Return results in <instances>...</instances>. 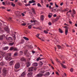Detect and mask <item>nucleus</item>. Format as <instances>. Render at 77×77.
Segmentation results:
<instances>
[{"mask_svg":"<svg viewBox=\"0 0 77 77\" xmlns=\"http://www.w3.org/2000/svg\"><path fill=\"white\" fill-rule=\"evenodd\" d=\"M32 75H33V72H31L27 74V75H28L29 77H32Z\"/></svg>","mask_w":77,"mask_h":77,"instance_id":"6e6552de","label":"nucleus"},{"mask_svg":"<svg viewBox=\"0 0 77 77\" xmlns=\"http://www.w3.org/2000/svg\"><path fill=\"white\" fill-rule=\"evenodd\" d=\"M44 32H45V33L47 34L48 33V32L46 30H44Z\"/></svg>","mask_w":77,"mask_h":77,"instance_id":"8fccbe9b","label":"nucleus"},{"mask_svg":"<svg viewBox=\"0 0 77 77\" xmlns=\"http://www.w3.org/2000/svg\"><path fill=\"white\" fill-rule=\"evenodd\" d=\"M14 44V42L11 43H9V45H13Z\"/></svg>","mask_w":77,"mask_h":77,"instance_id":"473e14b6","label":"nucleus"},{"mask_svg":"<svg viewBox=\"0 0 77 77\" xmlns=\"http://www.w3.org/2000/svg\"><path fill=\"white\" fill-rule=\"evenodd\" d=\"M43 75V74L42 73H39L37 75V77H42Z\"/></svg>","mask_w":77,"mask_h":77,"instance_id":"1a4fd4ad","label":"nucleus"},{"mask_svg":"<svg viewBox=\"0 0 77 77\" xmlns=\"http://www.w3.org/2000/svg\"><path fill=\"white\" fill-rule=\"evenodd\" d=\"M42 59H44V58H41L40 57H38L37 59H36V61H39V60H42Z\"/></svg>","mask_w":77,"mask_h":77,"instance_id":"9b49d317","label":"nucleus"},{"mask_svg":"<svg viewBox=\"0 0 77 77\" xmlns=\"http://www.w3.org/2000/svg\"><path fill=\"white\" fill-rule=\"evenodd\" d=\"M41 20L42 21H43L44 20V15H42L41 17Z\"/></svg>","mask_w":77,"mask_h":77,"instance_id":"aec40b11","label":"nucleus"},{"mask_svg":"<svg viewBox=\"0 0 77 77\" xmlns=\"http://www.w3.org/2000/svg\"><path fill=\"white\" fill-rule=\"evenodd\" d=\"M6 74H7V73L3 72L2 73L4 77H5L6 75Z\"/></svg>","mask_w":77,"mask_h":77,"instance_id":"bb28decb","label":"nucleus"},{"mask_svg":"<svg viewBox=\"0 0 77 77\" xmlns=\"http://www.w3.org/2000/svg\"><path fill=\"white\" fill-rule=\"evenodd\" d=\"M50 5H52H52H53V2L50 3Z\"/></svg>","mask_w":77,"mask_h":77,"instance_id":"0e129e2a","label":"nucleus"},{"mask_svg":"<svg viewBox=\"0 0 77 77\" xmlns=\"http://www.w3.org/2000/svg\"><path fill=\"white\" fill-rule=\"evenodd\" d=\"M20 60L21 61H22V62H26V60L25 58H24V57H22L20 59Z\"/></svg>","mask_w":77,"mask_h":77,"instance_id":"0eeeda50","label":"nucleus"},{"mask_svg":"<svg viewBox=\"0 0 77 77\" xmlns=\"http://www.w3.org/2000/svg\"><path fill=\"white\" fill-rule=\"evenodd\" d=\"M51 17H52V16H51V15H50L49 14L48 15V17L49 18H51Z\"/></svg>","mask_w":77,"mask_h":77,"instance_id":"09e8293b","label":"nucleus"},{"mask_svg":"<svg viewBox=\"0 0 77 77\" xmlns=\"http://www.w3.org/2000/svg\"><path fill=\"white\" fill-rule=\"evenodd\" d=\"M32 12H33L34 14H36V13H35V10L34 8H32Z\"/></svg>","mask_w":77,"mask_h":77,"instance_id":"4be33fe9","label":"nucleus"},{"mask_svg":"<svg viewBox=\"0 0 77 77\" xmlns=\"http://www.w3.org/2000/svg\"><path fill=\"white\" fill-rule=\"evenodd\" d=\"M2 4L3 5H5V2H2Z\"/></svg>","mask_w":77,"mask_h":77,"instance_id":"13d9d810","label":"nucleus"},{"mask_svg":"<svg viewBox=\"0 0 77 77\" xmlns=\"http://www.w3.org/2000/svg\"><path fill=\"white\" fill-rule=\"evenodd\" d=\"M21 25H22V26H25L26 25V24L25 23H22Z\"/></svg>","mask_w":77,"mask_h":77,"instance_id":"de8ad7c7","label":"nucleus"},{"mask_svg":"<svg viewBox=\"0 0 77 77\" xmlns=\"http://www.w3.org/2000/svg\"><path fill=\"white\" fill-rule=\"evenodd\" d=\"M33 69H34V67H29V68L28 71H29V72L33 71Z\"/></svg>","mask_w":77,"mask_h":77,"instance_id":"39448f33","label":"nucleus"},{"mask_svg":"<svg viewBox=\"0 0 77 77\" xmlns=\"http://www.w3.org/2000/svg\"><path fill=\"white\" fill-rule=\"evenodd\" d=\"M11 56V53L8 54H7V56L5 57V58L7 60H12V58L11 57H9V56Z\"/></svg>","mask_w":77,"mask_h":77,"instance_id":"f257e3e1","label":"nucleus"},{"mask_svg":"<svg viewBox=\"0 0 77 77\" xmlns=\"http://www.w3.org/2000/svg\"><path fill=\"white\" fill-rule=\"evenodd\" d=\"M11 3V5L13 7H15V5L13 2H12Z\"/></svg>","mask_w":77,"mask_h":77,"instance_id":"a878e982","label":"nucleus"},{"mask_svg":"<svg viewBox=\"0 0 77 77\" xmlns=\"http://www.w3.org/2000/svg\"><path fill=\"white\" fill-rule=\"evenodd\" d=\"M24 42V40L23 39H22L21 40V42H20L19 44H23Z\"/></svg>","mask_w":77,"mask_h":77,"instance_id":"6ab92c4d","label":"nucleus"},{"mask_svg":"<svg viewBox=\"0 0 77 77\" xmlns=\"http://www.w3.org/2000/svg\"><path fill=\"white\" fill-rule=\"evenodd\" d=\"M18 4H19L20 5V6H22V4H21V3L20 2H19L18 3Z\"/></svg>","mask_w":77,"mask_h":77,"instance_id":"6e6d98bb","label":"nucleus"},{"mask_svg":"<svg viewBox=\"0 0 77 77\" xmlns=\"http://www.w3.org/2000/svg\"><path fill=\"white\" fill-rule=\"evenodd\" d=\"M25 6H30V4H26L25 5Z\"/></svg>","mask_w":77,"mask_h":77,"instance_id":"37998d69","label":"nucleus"},{"mask_svg":"<svg viewBox=\"0 0 77 77\" xmlns=\"http://www.w3.org/2000/svg\"><path fill=\"white\" fill-rule=\"evenodd\" d=\"M8 40H9V41L11 40H12V38H11V37H9L8 38Z\"/></svg>","mask_w":77,"mask_h":77,"instance_id":"c85d7f7f","label":"nucleus"},{"mask_svg":"<svg viewBox=\"0 0 77 77\" xmlns=\"http://www.w3.org/2000/svg\"><path fill=\"white\" fill-rule=\"evenodd\" d=\"M76 13L75 12V10H74V9H73V15H74V14H75Z\"/></svg>","mask_w":77,"mask_h":77,"instance_id":"7c9ffc66","label":"nucleus"},{"mask_svg":"<svg viewBox=\"0 0 77 77\" xmlns=\"http://www.w3.org/2000/svg\"><path fill=\"white\" fill-rule=\"evenodd\" d=\"M59 16L57 17H56L55 20V21H58V20H59Z\"/></svg>","mask_w":77,"mask_h":77,"instance_id":"412c9836","label":"nucleus"},{"mask_svg":"<svg viewBox=\"0 0 77 77\" xmlns=\"http://www.w3.org/2000/svg\"><path fill=\"white\" fill-rule=\"evenodd\" d=\"M14 50V47H11V48H10V51H12V50Z\"/></svg>","mask_w":77,"mask_h":77,"instance_id":"a211bd4d","label":"nucleus"},{"mask_svg":"<svg viewBox=\"0 0 77 77\" xmlns=\"http://www.w3.org/2000/svg\"><path fill=\"white\" fill-rule=\"evenodd\" d=\"M29 3H35V1L33 0H32V1H30L29 2Z\"/></svg>","mask_w":77,"mask_h":77,"instance_id":"dca6fc26","label":"nucleus"},{"mask_svg":"<svg viewBox=\"0 0 77 77\" xmlns=\"http://www.w3.org/2000/svg\"><path fill=\"white\" fill-rule=\"evenodd\" d=\"M23 38L25 40H26V41H29V38L26 37H23Z\"/></svg>","mask_w":77,"mask_h":77,"instance_id":"5701e85b","label":"nucleus"},{"mask_svg":"<svg viewBox=\"0 0 77 77\" xmlns=\"http://www.w3.org/2000/svg\"><path fill=\"white\" fill-rule=\"evenodd\" d=\"M69 24H72V23L71 22V21L69 20Z\"/></svg>","mask_w":77,"mask_h":77,"instance_id":"864d4df0","label":"nucleus"},{"mask_svg":"<svg viewBox=\"0 0 77 77\" xmlns=\"http://www.w3.org/2000/svg\"><path fill=\"white\" fill-rule=\"evenodd\" d=\"M32 66H38V63H34L32 64Z\"/></svg>","mask_w":77,"mask_h":77,"instance_id":"2eb2a0df","label":"nucleus"},{"mask_svg":"<svg viewBox=\"0 0 77 77\" xmlns=\"http://www.w3.org/2000/svg\"><path fill=\"white\" fill-rule=\"evenodd\" d=\"M6 3H7L8 4V5H10L11 4V3L10 2H8V1H6Z\"/></svg>","mask_w":77,"mask_h":77,"instance_id":"79ce46f5","label":"nucleus"},{"mask_svg":"<svg viewBox=\"0 0 77 77\" xmlns=\"http://www.w3.org/2000/svg\"><path fill=\"white\" fill-rule=\"evenodd\" d=\"M70 72H72L74 71V69H73V68H71L70 70Z\"/></svg>","mask_w":77,"mask_h":77,"instance_id":"c9c22d12","label":"nucleus"},{"mask_svg":"<svg viewBox=\"0 0 77 77\" xmlns=\"http://www.w3.org/2000/svg\"><path fill=\"white\" fill-rule=\"evenodd\" d=\"M18 55V53L16 52L14 54V56H17Z\"/></svg>","mask_w":77,"mask_h":77,"instance_id":"72a5a7b5","label":"nucleus"},{"mask_svg":"<svg viewBox=\"0 0 77 77\" xmlns=\"http://www.w3.org/2000/svg\"><path fill=\"white\" fill-rule=\"evenodd\" d=\"M14 60H12L9 63V65H11V66H12V65H13V63H14Z\"/></svg>","mask_w":77,"mask_h":77,"instance_id":"f8f14e48","label":"nucleus"},{"mask_svg":"<svg viewBox=\"0 0 77 77\" xmlns=\"http://www.w3.org/2000/svg\"><path fill=\"white\" fill-rule=\"evenodd\" d=\"M49 15H51V16H53V14L52 13H49Z\"/></svg>","mask_w":77,"mask_h":77,"instance_id":"4d7b16f0","label":"nucleus"},{"mask_svg":"<svg viewBox=\"0 0 77 77\" xmlns=\"http://www.w3.org/2000/svg\"><path fill=\"white\" fill-rule=\"evenodd\" d=\"M72 11L71 10H70L68 12V13H69V12H71Z\"/></svg>","mask_w":77,"mask_h":77,"instance_id":"69168bd1","label":"nucleus"},{"mask_svg":"<svg viewBox=\"0 0 77 77\" xmlns=\"http://www.w3.org/2000/svg\"><path fill=\"white\" fill-rule=\"evenodd\" d=\"M4 30L6 32H9V29L8 28H4Z\"/></svg>","mask_w":77,"mask_h":77,"instance_id":"ddd939ff","label":"nucleus"},{"mask_svg":"<svg viewBox=\"0 0 77 77\" xmlns=\"http://www.w3.org/2000/svg\"><path fill=\"white\" fill-rule=\"evenodd\" d=\"M57 47H58V49H60V48H61V46L59 45H57Z\"/></svg>","mask_w":77,"mask_h":77,"instance_id":"a19ab883","label":"nucleus"},{"mask_svg":"<svg viewBox=\"0 0 77 77\" xmlns=\"http://www.w3.org/2000/svg\"><path fill=\"white\" fill-rule=\"evenodd\" d=\"M32 53H33V54H34V53H36V52H35L34 51H32Z\"/></svg>","mask_w":77,"mask_h":77,"instance_id":"052dcab7","label":"nucleus"},{"mask_svg":"<svg viewBox=\"0 0 77 77\" xmlns=\"http://www.w3.org/2000/svg\"><path fill=\"white\" fill-rule=\"evenodd\" d=\"M12 36H13V39H14V40H15V39H16V37H15V35L12 34Z\"/></svg>","mask_w":77,"mask_h":77,"instance_id":"4468645a","label":"nucleus"},{"mask_svg":"<svg viewBox=\"0 0 77 77\" xmlns=\"http://www.w3.org/2000/svg\"><path fill=\"white\" fill-rule=\"evenodd\" d=\"M60 64L64 68H66V66L64 65L63 64H62V63H60Z\"/></svg>","mask_w":77,"mask_h":77,"instance_id":"b1692460","label":"nucleus"},{"mask_svg":"<svg viewBox=\"0 0 77 77\" xmlns=\"http://www.w3.org/2000/svg\"><path fill=\"white\" fill-rule=\"evenodd\" d=\"M54 17H57V15L56 14H54L53 16Z\"/></svg>","mask_w":77,"mask_h":77,"instance_id":"bf43d9fd","label":"nucleus"},{"mask_svg":"<svg viewBox=\"0 0 77 77\" xmlns=\"http://www.w3.org/2000/svg\"><path fill=\"white\" fill-rule=\"evenodd\" d=\"M30 58H29L27 60V62L26 63V67L28 68L30 66Z\"/></svg>","mask_w":77,"mask_h":77,"instance_id":"f03ea898","label":"nucleus"},{"mask_svg":"<svg viewBox=\"0 0 77 77\" xmlns=\"http://www.w3.org/2000/svg\"><path fill=\"white\" fill-rule=\"evenodd\" d=\"M2 9H5V8L4 7H2Z\"/></svg>","mask_w":77,"mask_h":77,"instance_id":"e2e57ef3","label":"nucleus"},{"mask_svg":"<svg viewBox=\"0 0 77 77\" xmlns=\"http://www.w3.org/2000/svg\"><path fill=\"white\" fill-rule=\"evenodd\" d=\"M8 48H9V47L8 46H6V47H4L3 48V50H8Z\"/></svg>","mask_w":77,"mask_h":77,"instance_id":"9d476101","label":"nucleus"},{"mask_svg":"<svg viewBox=\"0 0 77 77\" xmlns=\"http://www.w3.org/2000/svg\"><path fill=\"white\" fill-rule=\"evenodd\" d=\"M15 14H17V15H18L20 14V12L18 11H16L15 12Z\"/></svg>","mask_w":77,"mask_h":77,"instance_id":"58836bf2","label":"nucleus"},{"mask_svg":"<svg viewBox=\"0 0 77 77\" xmlns=\"http://www.w3.org/2000/svg\"><path fill=\"white\" fill-rule=\"evenodd\" d=\"M59 32L61 33H63V31H62V30L60 28H59Z\"/></svg>","mask_w":77,"mask_h":77,"instance_id":"393cba45","label":"nucleus"},{"mask_svg":"<svg viewBox=\"0 0 77 77\" xmlns=\"http://www.w3.org/2000/svg\"><path fill=\"white\" fill-rule=\"evenodd\" d=\"M20 64L19 63H16L15 65L14 66V68L16 69H18L20 68Z\"/></svg>","mask_w":77,"mask_h":77,"instance_id":"7ed1b4c3","label":"nucleus"},{"mask_svg":"<svg viewBox=\"0 0 77 77\" xmlns=\"http://www.w3.org/2000/svg\"><path fill=\"white\" fill-rule=\"evenodd\" d=\"M9 20H10V21H12V18L9 17Z\"/></svg>","mask_w":77,"mask_h":77,"instance_id":"49530a36","label":"nucleus"},{"mask_svg":"<svg viewBox=\"0 0 77 77\" xmlns=\"http://www.w3.org/2000/svg\"><path fill=\"white\" fill-rule=\"evenodd\" d=\"M33 23H38V21L36 20H33Z\"/></svg>","mask_w":77,"mask_h":77,"instance_id":"4c0bfd02","label":"nucleus"},{"mask_svg":"<svg viewBox=\"0 0 77 77\" xmlns=\"http://www.w3.org/2000/svg\"><path fill=\"white\" fill-rule=\"evenodd\" d=\"M22 16L23 17H24V15H25L23 13L22 14Z\"/></svg>","mask_w":77,"mask_h":77,"instance_id":"338daca9","label":"nucleus"},{"mask_svg":"<svg viewBox=\"0 0 77 77\" xmlns=\"http://www.w3.org/2000/svg\"><path fill=\"white\" fill-rule=\"evenodd\" d=\"M37 5L38 7H41V4H40L39 3Z\"/></svg>","mask_w":77,"mask_h":77,"instance_id":"a18cd8bd","label":"nucleus"},{"mask_svg":"<svg viewBox=\"0 0 77 77\" xmlns=\"http://www.w3.org/2000/svg\"><path fill=\"white\" fill-rule=\"evenodd\" d=\"M18 50V49H17V48H14V51H17Z\"/></svg>","mask_w":77,"mask_h":77,"instance_id":"c03bdc74","label":"nucleus"},{"mask_svg":"<svg viewBox=\"0 0 77 77\" xmlns=\"http://www.w3.org/2000/svg\"><path fill=\"white\" fill-rule=\"evenodd\" d=\"M68 11V8H66L65 9H64L63 10H62V12H65V11Z\"/></svg>","mask_w":77,"mask_h":77,"instance_id":"e433bc0d","label":"nucleus"},{"mask_svg":"<svg viewBox=\"0 0 77 77\" xmlns=\"http://www.w3.org/2000/svg\"><path fill=\"white\" fill-rule=\"evenodd\" d=\"M55 7H56V8H58L59 7V6H58L57 4H56V3H55Z\"/></svg>","mask_w":77,"mask_h":77,"instance_id":"603ef678","label":"nucleus"},{"mask_svg":"<svg viewBox=\"0 0 77 77\" xmlns=\"http://www.w3.org/2000/svg\"><path fill=\"white\" fill-rule=\"evenodd\" d=\"M64 28L66 29H65V34L66 35H67V34H68V26H65Z\"/></svg>","mask_w":77,"mask_h":77,"instance_id":"20e7f679","label":"nucleus"},{"mask_svg":"<svg viewBox=\"0 0 77 77\" xmlns=\"http://www.w3.org/2000/svg\"><path fill=\"white\" fill-rule=\"evenodd\" d=\"M5 65V63L3 62H1L0 63V65L1 66H4Z\"/></svg>","mask_w":77,"mask_h":77,"instance_id":"f3484780","label":"nucleus"},{"mask_svg":"<svg viewBox=\"0 0 77 77\" xmlns=\"http://www.w3.org/2000/svg\"><path fill=\"white\" fill-rule=\"evenodd\" d=\"M25 73L24 72H23L21 75V76L23 77V76H24V75H25Z\"/></svg>","mask_w":77,"mask_h":77,"instance_id":"c756f323","label":"nucleus"},{"mask_svg":"<svg viewBox=\"0 0 77 77\" xmlns=\"http://www.w3.org/2000/svg\"><path fill=\"white\" fill-rule=\"evenodd\" d=\"M28 28H29V29H32V25H30L28 26Z\"/></svg>","mask_w":77,"mask_h":77,"instance_id":"ea45409f","label":"nucleus"},{"mask_svg":"<svg viewBox=\"0 0 77 77\" xmlns=\"http://www.w3.org/2000/svg\"><path fill=\"white\" fill-rule=\"evenodd\" d=\"M48 24L49 26H51V22H49L48 23Z\"/></svg>","mask_w":77,"mask_h":77,"instance_id":"3c124183","label":"nucleus"},{"mask_svg":"<svg viewBox=\"0 0 77 77\" xmlns=\"http://www.w3.org/2000/svg\"><path fill=\"white\" fill-rule=\"evenodd\" d=\"M56 74L57 75H59V73L57 72H56Z\"/></svg>","mask_w":77,"mask_h":77,"instance_id":"5fc2aeb1","label":"nucleus"},{"mask_svg":"<svg viewBox=\"0 0 77 77\" xmlns=\"http://www.w3.org/2000/svg\"><path fill=\"white\" fill-rule=\"evenodd\" d=\"M50 75V72H48L46 73V74L45 75Z\"/></svg>","mask_w":77,"mask_h":77,"instance_id":"f704fd0d","label":"nucleus"},{"mask_svg":"<svg viewBox=\"0 0 77 77\" xmlns=\"http://www.w3.org/2000/svg\"><path fill=\"white\" fill-rule=\"evenodd\" d=\"M3 39V35L0 36V40H2Z\"/></svg>","mask_w":77,"mask_h":77,"instance_id":"2f4dec72","label":"nucleus"},{"mask_svg":"<svg viewBox=\"0 0 77 77\" xmlns=\"http://www.w3.org/2000/svg\"><path fill=\"white\" fill-rule=\"evenodd\" d=\"M39 34H38L37 35H36V37H37V38H38V39H41V38H39Z\"/></svg>","mask_w":77,"mask_h":77,"instance_id":"cd10ccee","label":"nucleus"},{"mask_svg":"<svg viewBox=\"0 0 77 77\" xmlns=\"http://www.w3.org/2000/svg\"><path fill=\"white\" fill-rule=\"evenodd\" d=\"M7 11H8V12H9V11H11V10H10V9H9V10H8V9H7Z\"/></svg>","mask_w":77,"mask_h":77,"instance_id":"774afa93","label":"nucleus"},{"mask_svg":"<svg viewBox=\"0 0 77 77\" xmlns=\"http://www.w3.org/2000/svg\"><path fill=\"white\" fill-rule=\"evenodd\" d=\"M8 72V69L7 68H5V67H4L2 69V72H5V73H7Z\"/></svg>","mask_w":77,"mask_h":77,"instance_id":"423d86ee","label":"nucleus"},{"mask_svg":"<svg viewBox=\"0 0 77 77\" xmlns=\"http://www.w3.org/2000/svg\"><path fill=\"white\" fill-rule=\"evenodd\" d=\"M38 50H40L41 52H42V51H41V49H40V48H39V47H38Z\"/></svg>","mask_w":77,"mask_h":77,"instance_id":"680f3d73","label":"nucleus"}]
</instances>
